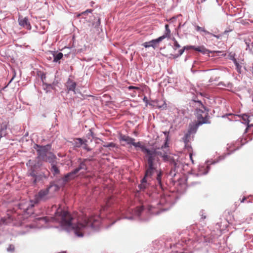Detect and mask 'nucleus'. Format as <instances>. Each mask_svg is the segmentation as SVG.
Masks as SVG:
<instances>
[{"instance_id": "bb28decb", "label": "nucleus", "mask_w": 253, "mask_h": 253, "mask_svg": "<svg viewBox=\"0 0 253 253\" xmlns=\"http://www.w3.org/2000/svg\"><path fill=\"white\" fill-rule=\"evenodd\" d=\"M194 50L201 52H204L205 49L202 47H194Z\"/></svg>"}, {"instance_id": "ddd939ff", "label": "nucleus", "mask_w": 253, "mask_h": 253, "mask_svg": "<svg viewBox=\"0 0 253 253\" xmlns=\"http://www.w3.org/2000/svg\"><path fill=\"white\" fill-rule=\"evenodd\" d=\"M170 36V30L169 29V25L168 24H166L165 25V31L163 35L160 37V38H162V41L164 40L166 38H169Z\"/></svg>"}, {"instance_id": "7ed1b4c3", "label": "nucleus", "mask_w": 253, "mask_h": 253, "mask_svg": "<svg viewBox=\"0 0 253 253\" xmlns=\"http://www.w3.org/2000/svg\"><path fill=\"white\" fill-rule=\"evenodd\" d=\"M195 106L199 107L196 110V115L198 119L197 124L201 125L203 124L209 123L208 112L204 106L200 101H194Z\"/></svg>"}, {"instance_id": "f8f14e48", "label": "nucleus", "mask_w": 253, "mask_h": 253, "mask_svg": "<svg viewBox=\"0 0 253 253\" xmlns=\"http://www.w3.org/2000/svg\"><path fill=\"white\" fill-rule=\"evenodd\" d=\"M67 87L69 91H72L74 92V94H76V84L75 82L69 80L67 83Z\"/></svg>"}, {"instance_id": "e433bc0d", "label": "nucleus", "mask_w": 253, "mask_h": 253, "mask_svg": "<svg viewBox=\"0 0 253 253\" xmlns=\"http://www.w3.org/2000/svg\"><path fill=\"white\" fill-rule=\"evenodd\" d=\"M247 129H248V128H247L246 129V132H247Z\"/></svg>"}, {"instance_id": "423d86ee", "label": "nucleus", "mask_w": 253, "mask_h": 253, "mask_svg": "<svg viewBox=\"0 0 253 253\" xmlns=\"http://www.w3.org/2000/svg\"><path fill=\"white\" fill-rule=\"evenodd\" d=\"M162 38L159 37L156 39L152 40L149 42H145L142 45L145 48L152 47L153 48H155L159 45L160 42L162 41Z\"/></svg>"}, {"instance_id": "c9c22d12", "label": "nucleus", "mask_w": 253, "mask_h": 253, "mask_svg": "<svg viewBox=\"0 0 253 253\" xmlns=\"http://www.w3.org/2000/svg\"><path fill=\"white\" fill-rule=\"evenodd\" d=\"M31 204H30L31 207H33L34 206V204L32 203V202H31Z\"/></svg>"}, {"instance_id": "dca6fc26", "label": "nucleus", "mask_w": 253, "mask_h": 253, "mask_svg": "<svg viewBox=\"0 0 253 253\" xmlns=\"http://www.w3.org/2000/svg\"><path fill=\"white\" fill-rule=\"evenodd\" d=\"M194 47H195L194 46H192V45L184 46V47L182 49H181L178 51V53L177 55H175L174 56V57H177L183 54V53L184 52V50H185V49L186 50L189 49H194Z\"/></svg>"}, {"instance_id": "2eb2a0df", "label": "nucleus", "mask_w": 253, "mask_h": 253, "mask_svg": "<svg viewBox=\"0 0 253 253\" xmlns=\"http://www.w3.org/2000/svg\"><path fill=\"white\" fill-rule=\"evenodd\" d=\"M53 62H58L63 56V54L61 52L56 53L54 52L53 53Z\"/></svg>"}, {"instance_id": "4be33fe9", "label": "nucleus", "mask_w": 253, "mask_h": 253, "mask_svg": "<svg viewBox=\"0 0 253 253\" xmlns=\"http://www.w3.org/2000/svg\"><path fill=\"white\" fill-rule=\"evenodd\" d=\"M195 27L196 31H197L198 32H202L204 33L205 34H206V35L210 34V33L209 32L206 31L204 28L201 27L197 25H196L195 26Z\"/></svg>"}, {"instance_id": "0eeeda50", "label": "nucleus", "mask_w": 253, "mask_h": 253, "mask_svg": "<svg viewBox=\"0 0 253 253\" xmlns=\"http://www.w3.org/2000/svg\"><path fill=\"white\" fill-rule=\"evenodd\" d=\"M219 161H217L218 162ZM209 161L207 162V164H204V165L200 166L199 168V173L198 174V175H201L203 174H206L208 172L209 170V164H213L216 163V162L212 161L210 162V164H209Z\"/></svg>"}, {"instance_id": "9d476101", "label": "nucleus", "mask_w": 253, "mask_h": 253, "mask_svg": "<svg viewBox=\"0 0 253 253\" xmlns=\"http://www.w3.org/2000/svg\"><path fill=\"white\" fill-rule=\"evenodd\" d=\"M55 185H51L49 187L41 190L39 193V196L41 199H43L48 194L50 189L55 188Z\"/></svg>"}, {"instance_id": "72a5a7b5", "label": "nucleus", "mask_w": 253, "mask_h": 253, "mask_svg": "<svg viewBox=\"0 0 253 253\" xmlns=\"http://www.w3.org/2000/svg\"><path fill=\"white\" fill-rule=\"evenodd\" d=\"M245 200H246V197L243 198L242 199V200L241 201V202L243 203Z\"/></svg>"}, {"instance_id": "f257e3e1", "label": "nucleus", "mask_w": 253, "mask_h": 253, "mask_svg": "<svg viewBox=\"0 0 253 253\" xmlns=\"http://www.w3.org/2000/svg\"><path fill=\"white\" fill-rule=\"evenodd\" d=\"M51 209L54 212V217L39 218V224L36 225V227H46L44 224L49 221L56 222L60 224L63 229L68 232L73 231L77 236L80 237L96 230L100 224V218L98 216H91L89 218L84 217L78 219L75 224L74 219L69 212L62 211L60 208L57 209L56 206H53Z\"/></svg>"}, {"instance_id": "473e14b6", "label": "nucleus", "mask_w": 253, "mask_h": 253, "mask_svg": "<svg viewBox=\"0 0 253 253\" xmlns=\"http://www.w3.org/2000/svg\"><path fill=\"white\" fill-rule=\"evenodd\" d=\"M124 218H127V219H132L133 218V216H130V217L125 216Z\"/></svg>"}, {"instance_id": "c756f323", "label": "nucleus", "mask_w": 253, "mask_h": 253, "mask_svg": "<svg viewBox=\"0 0 253 253\" xmlns=\"http://www.w3.org/2000/svg\"><path fill=\"white\" fill-rule=\"evenodd\" d=\"M128 88L129 90L132 89H139V87H137V86H128Z\"/></svg>"}, {"instance_id": "39448f33", "label": "nucleus", "mask_w": 253, "mask_h": 253, "mask_svg": "<svg viewBox=\"0 0 253 253\" xmlns=\"http://www.w3.org/2000/svg\"><path fill=\"white\" fill-rule=\"evenodd\" d=\"M82 169L84 170L86 169V167L84 163H82L78 168L76 169L73 171L68 173L65 177V180H68L74 178L75 177V174Z\"/></svg>"}, {"instance_id": "6e6552de", "label": "nucleus", "mask_w": 253, "mask_h": 253, "mask_svg": "<svg viewBox=\"0 0 253 253\" xmlns=\"http://www.w3.org/2000/svg\"><path fill=\"white\" fill-rule=\"evenodd\" d=\"M27 166L31 168V169L28 171L29 175L34 177H36L35 169L36 168L37 165L35 162L33 161L29 160L27 163Z\"/></svg>"}, {"instance_id": "6ab92c4d", "label": "nucleus", "mask_w": 253, "mask_h": 253, "mask_svg": "<svg viewBox=\"0 0 253 253\" xmlns=\"http://www.w3.org/2000/svg\"><path fill=\"white\" fill-rule=\"evenodd\" d=\"M233 61L236 66L237 71L238 72H240L242 68V62H238L237 60L234 57L233 58Z\"/></svg>"}, {"instance_id": "c85d7f7f", "label": "nucleus", "mask_w": 253, "mask_h": 253, "mask_svg": "<svg viewBox=\"0 0 253 253\" xmlns=\"http://www.w3.org/2000/svg\"><path fill=\"white\" fill-rule=\"evenodd\" d=\"M159 107L162 109H165L167 107V104L164 102L162 105L159 106Z\"/></svg>"}, {"instance_id": "a211bd4d", "label": "nucleus", "mask_w": 253, "mask_h": 253, "mask_svg": "<svg viewBox=\"0 0 253 253\" xmlns=\"http://www.w3.org/2000/svg\"><path fill=\"white\" fill-rule=\"evenodd\" d=\"M170 202V198L169 196H163L162 197L160 201V204L164 205L165 204L168 203Z\"/></svg>"}, {"instance_id": "f03ea898", "label": "nucleus", "mask_w": 253, "mask_h": 253, "mask_svg": "<svg viewBox=\"0 0 253 253\" xmlns=\"http://www.w3.org/2000/svg\"><path fill=\"white\" fill-rule=\"evenodd\" d=\"M132 145L135 148H140L143 152L146 153L149 156L145 175L142 179L141 183L139 185L140 189H144L146 188L147 182L149 180V177L155 172L157 173V180L160 186H161L162 173L157 169L158 166L159 165L158 156H159L162 157L164 161H169V156L168 155L169 154V149L167 143L166 142L165 145L162 146L161 148L154 151L149 150L140 142L135 143L133 141Z\"/></svg>"}, {"instance_id": "4468645a", "label": "nucleus", "mask_w": 253, "mask_h": 253, "mask_svg": "<svg viewBox=\"0 0 253 253\" xmlns=\"http://www.w3.org/2000/svg\"><path fill=\"white\" fill-rule=\"evenodd\" d=\"M199 126L200 125H199L197 123H195V124H193V125H190L188 132H189V134H193L195 133L196 132L197 129Z\"/></svg>"}, {"instance_id": "a878e982", "label": "nucleus", "mask_w": 253, "mask_h": 253, "mask_svg": "<svg viewBox=\"0 0 253 253\" xmlns=\"http://www.w3.org/2000/svg\"><path fill=\"white\" fill-rule=\"evenodd\" d=\"M52 171L54 172V174H57L59 172V170L55 166H53L51 169Z\"/></svg>"}, {"instance_id": "20e7f679", "label": "nucleus", "mask_w": 253, "mask_h": 253, "mask_svg": "<svg viewBox=\"0 0 253 253\" xmlns=\"http://www.w3.org/2000/svg\"><path fill=\"white\" fill-rule=\"evenodd\" d=\"M34 148L37 150L39 159H41L43 160L47 161V159L46 158L47 153H48V146H41L37 144H35Z\"/></svg>"}, {"instance_id": "f3484780", "label": "nucleus", "mask_w": 253, "mask_h": 253, "mask_svg": "<svg viewBox=\"0 0 253 253\" xmlns=\"http://www.w3.org/2000/svg\"><path fill=\"white\" fill-rule=\"evenodd\" d=\"M84 144L83 140L81 138H77L74 140L73 145L75 147H80Z\"/></svg>"}, {"instance_id": "9b49d317", "label": "nucleus", "mask_w": 253, "mask_h": 253, "mask_svg": "<svg viewBox=\"0 0 253 253\" xmlns=\"http://www.w3.org/2000/svg\"><path fill=\"white\" fill-rule=\"evenodd\" d=\"M120 140L121 141H124L126 142L127 144H131L132 145V143H133V141H134L135 139L133 138L130 137L126 135H121L120 137Z\"/></svg>"}, {"instance_id": "cd10ccee", "label": "nucleus", "mask_w": 253, "mask_h": 253, "mask_svg": "<svg viewBox=\"0 0 253 253\" xmlns=\"http://www.w3.org/2000/svg\"><path fill=\"white\" fill-rule=\"evenodd\" d=\"M14 246L13 245H9L8 248L7 249V250L8 252H12V251H14Z\"/></svg>"}, {"instance_id": "7c9ffc66", "label": "nucleus", "mask_w": 253, "mask_h": 253, "mask_svg": "<svg viewBox=\"0 0 253 253\" xmlns=\"http://www.w3.org/2000/svg\"><path fill=\"white\" fill-rule=\"evenodd\" d=\"M152 207L151 206H149L148 207V210L150 212H151L152 213H153V211H152Z\"/></svg>"}, {"instance_id": "2f4dec72", "label": "nucleus", "mask_w": 253, "mask_h": 253, "mask_svg": "<svg viewBox=\"0 0 253 253\" xmlns=\"http://www.w3.org/2000/svg\"><path fill=\"white\" fill-rule=\"evenodd\" d=\"M210 34L212 35V36H213L214 37H216V38H218V39L220 38V36H216V35L212 34L211 33H210Z\"/></svg>"}, {"instance_id": "393cba45", "label": "nucleus", "mask_w": 253, "mask_h": 253, "mask_svg": "<svg viewBox=\"0 0 253 253\" xmlns=\"http://www.w3.org/2000/svg\"><path fill=\"white\" fill-rule=\"evenodd\" d=\"M187 151L189 153V158L191 161V162L192 164L194 163V161L193 160V158H192V156H193V153L192 152V148L191 147H189V146H187Z\"/></svg>"}, {"instance_id": "b1692460", "label": "nucleus", "mask_w": 253, "mask_h": 253, "mask_svg": "<svg viewBox=\"0 0 253 253\" xmlns=\"http://www.w3.org/2000/svg\"><path fill=\"white\" fill-rule=\"evenodd\" d=\"M173 48L174 50H176L177 49L180 47V45L174 38H173Z\"/></svg>"}, {"instance_id": "1a4fd4ad", "label": "nucleus", "mask_w": 253, "mask_h": 253, "mask_svg": "<svg viewBox=\"0 0 253 253\" xmlns=\"http://www.w3.org/2000/svg\"><path fill=\"white\" fill-rule=\"evenodd\" d=\"M18 21L20 26L23 27L27 30H31V26L29 22L28 21L27 18L25 17L23 18H19Z\"/></svg>"}, {"instance_id": "412c9836", "label": "nucleus", "mask_w": 253, "mask_h": 253, "mask_svg": "<svg viewBox=\"0 0 253 253\" xmlns=\"http://www.w3.org/2000/svg\"><path fill=\"white\" fill-rule=\"evenodd\" d=\"M192 134H189V132H187L184 137L183 138V140L185 143V147H187L188 146H187V142L189 141V140L191 138V135Z\"/></svg>"}, {"instance_id": "f704fd0d", "label": "nucleus", "mask_w": 253, "mask_h": 253, "mask_svg": "<svg viewBox=\"0 0 253 253\" xmlns=\"http://www.w3.org/2000/svg\"><path fill=\"white\" fill-rule=\"evenodd\" d=\"M224 159V157L223 156H220L219 157V161L221 160H223Z\"/></svg>"}, {"instance_id": "aec40b11", "label": "nucleus", "mask_w": 253, "mask_h": 253, "mask_svg": "<svg viewBox=\"0 0 253 253\" xmlns=\"http://www.w3.org/2000/svg\"><path fill=\"white\" fill-rule=\"evenodd\" d=\"M143 206H142L141 207H137V209L134 211H133V213H132L133 216H140V213L143 210Z\"/></svg>"}, {"instance_id": "5701e85b", "label": "nucleus", "mask_w": 253, "mask_h": 253, "mask_svg": "<svg viewBox=\"0 0 253 253\" xmlns=\"http://www.w3.org/2000/svg\"><path fill=\"white\" fill-rule=\"evenodd\" d=\"M242 119L244 121V123L247 124L248 127H249L250 126V125H249V122L250 121L249 120V117L246 114H244L242 115Z\"/></svg>"}]
</instances>
